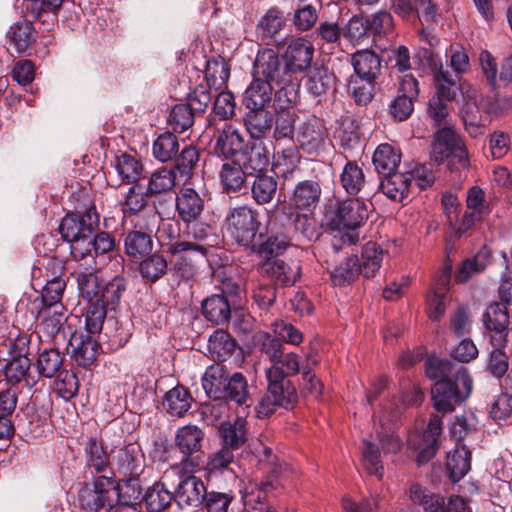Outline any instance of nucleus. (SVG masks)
Returning a JSON list of instances; mask_svg holds the SVG:
<instances>
[{
  "label": "nucleus",
  "instance_id": "4c0bfd02",
  "mask_svg": "<svg viewBox=\"0 0 512 512\" xmlns=\"http://www.w3.org/2000/svg\"><path fill=\"white\" fill-rule=\"evenodd\" d=\"M243 136L232 126H226L216 137L214 151L217 155L228 159L235 156L243 148Z\"/></svg>",
  "mask_w": 512,
  "mask_h": 512
},
{
  "label": "nucleus",
  "instance_id": "9d476101",
  "mask_svg": "<svg viewBox=\"0 0 512 512\" xmlns=\"http://www.w3.org/2000/svg\"><path fill=\"white\" fill-rule=\"evenodd\" d=\"M453 264L450 258H447L442 270L435 277L434 285L427 295V312L432 321H439L446 310L449 302V284Z\"/></svg>",
  "mask_w": 512,
  "mask_h": 512
},
{
  "label": "nucleus",
  "instance_id": "8fccbe9b",
  "mask_svg": "<svg viewBox=\"0 0 512 512\" xmlns=\"http://www.w3.org/2000/svg\"><path fill=\"white\" fill-rule=\"evenodd\" d=\"M64 0H26V10L42 23H54Z\"/></svg>",
  "mask_w": 512,
  "mask_h": 512
},
{
  "label": "nucleus",
  "instance_id": "f704fd0d",
  "mask_svg": "<svg viewBox=\"0 0 512 512\" xmlns=\"http://www.w3.org/2000/svg\"><path fill=\"white\" fill-rule=\"evenodd\" d=\"M86 464L91 472L105 473L109 468V455L104 449L103 442L96 436H91L84 444Z\"/></svg>",
  "mask_w": 512,
  "mask_h": 512
},
{
  "label": "nucleus",
  "instance_id": "e2e57ef3",
  "mask_svg": "<svg viewBox=\"0 0 512 512\" xmlns=\"http://www.w3.org/2000/svg\"><path fill=\"white\" fill-rule=\"evenodd\" d=\"M66 283L60 277H53L48 280L43 288L41 298H36L31 304L33 309H38L40 306L63 304L62 297L65 290Z\"/></svg>",
  "mask_w": 512,
  "mask_h": 512
},
{
  "label": "nucleus",
  "instance_id": "6e6d98bb",
  "mask_svg": "<svg viewBox=\"0 0 512 512\" xmlns=\"http://www.w3.org/2000/svg\"><path fill=\"white\" fill-rule=\"evenodd\" d=\"M284 214L294 225L295 230L300 232L305 238L312 240L318 237L314 211L284 210Z\"/></svg>",
  "mask_w": 512,
  "mask_h": 512
},
{
  "label": "nucleus",
  "instance_id": "bb28decb",
  "mask_svg": "<svg viewBox=\"0 0 512 512\" xmlns=\"http://www.w3.org/2000/svg\"><path fill=\"white\" fill-rule=\"evenodd\" d=\"M330 279L335 286L352 283L361 272L359 258H335L334 263L326 261Z\"/></svg>",
  "mask_w": 512,
  "mask_h": 512
},
{
  "label": "nucleus",
  "instance_id": "2eb2a0df",
  "mask_svg": "<svg viewBox=\"0 0 512 512\" xmlns=\"http://www.w3.org/2000/svg\"><path fill=\"white\" fill-rule=\"evenodd\" d=\"M207 488L201 478L195 475H180L175 484L174 501L181 508L201 506Z\"/></svg>",
  "mask_w": 512,
  "mask_h": 512
},
{
  "label": "nucleus",
  "instance_id": "13d9d810",
  "mask_svg": "<svg viewBox=\"0 0 512 512\" xmlns=\"http://www.w3.org/2000/svg\"><path fill=\"white\" fill-rule=\"evenodd\" d=\"M409 492L412 502L422 506L426 512H442L444 499L440 495L430 492L417 483L410 486Z\"/></svg>",
  "mask_w": 512,
  "mask_h": 512
},
{
  "label": "nucleus",
  "instance_id": "69168bd1",
  "mask_svg": "<svg viewBox=\"0 0 512 512\" xmlns=\"http://www.w3.org/2000/svg\"><path fill=\"white\" fill-rule=\"evenodd\" d=\"M63 364V356L60 351L54 348L42 351L37 360L39 375L51 378L59 373Z\"/></svg>",
  "mask_w": 512,
  "mask_h": 512
},
{
  "label": "nucleus",
  "instance_id": "393cba45",
  "mask_svg": "<svg viewBox=\"0 0 512 512\" xmlns=\"http://www.w3.org/2000/svg\"><path fill=\"white\" fill-rule=\"evenodd\" d=\"M326 138V128L318 119L303 123L297 136L300 147L308 154L317 153L324 145Z\"/></svg>",
  "mask_w": 512,
  "mask_h": 512
},
{
  "label": "nucleus",
  "instance_id": "6ab92c4d",
  "mask_svg": "<svg viewBox=\"0 0 512 512\" xmlns=\"http://www.w3.org/2000/svg\"><path fill=\"white\" fill-rule=\"evenodd\" d=\"M250 246L253 251H256L261 256H279L284 253L295 255L304 251L299 246L292 244L284 233L260 235L258 242H252Z\"/></svg>",
  "mask_w": 512,
  "mask_h": 512
},
{
  "label": "nucleus",
  "instance_id": "603ef678",
  "mask_svg": "<svg viewBox=\"0 0 512 512\" xmlns=\"http://www.w3.org/2000/svg\"><path fill=\"white\" fill-rule=\"evenodd\" d=\"M176 172L173 168L161 167L156 169L149 177L147 194L151 196L165 194L175 187Z\"/></svg>",
  "mask_w": 512,
  "mask_h": 512
},
{
  "label": "nucleus",
  "instance_id": "774afa93",
  "mask_svg": "<svg viewBox=\"0 0 512 512\" xmlns=\"http://www.w3.org/2000/svg\"><path fill=\"white\" fill-rule=\"evenodd\" d=\"M234 500L232 492L206 491L202 502L204 512H228L229 507Z\"/></svg>",
  "mask_w": 512,
  "mask_h": 512
},
{
  "label": "nucleus",
  "instance_id": "7ed1b4c3",
  "mask_svg": "<svg viewBox=\"0 0 512 512\" xmlns=\"http://www.w3.org/2000/svg\"><path fill=\"white\" fill-rule=\"evenodd\" d=\"M119 497V487L114 477L101 475L92 486L85 485L79 490L77 502L86 512H98L100 509L113 508Z\"/></svg>",
  "mask_w": 512,
  "mask_h": 512
},
{
  "label": "nucleus",
  "instance_id": "c756f323",
  "mask_svg": "<svg viewBox=\"0 0 512 512\" xmlns=\"http://www.w3.org/2000/svg\"><path fill=\"white\" fill-rule=\"evenodd\" d=\"M30 366L31 360L26 355L18 356L0 366V377L4 376L5 380L13 385L24 380L26 386L33 387L37 380L28 374Z\"/></svg>",
  "mask_w": 512,
  "mask_h": 512
},
{
  "label": "nucleus",
  "instance_id": "423d86ee",
  "mask_svg": "<svg viewBox=\"0 0 512 512\" xmlns=\"http://www.w3.org/2000/svg\"><path fill=\"white\" fill-rule=\"evenodd\" d=\"M268 388L256 406L258 418L272 415L277 407L292 409L298 401V393L289 379H267Z\"/></svg>",
  "mask_w": 512,
  "mask_h": 512
},
{
  "label": "nucleus",
  "instance_id": "2f4dec72",
  "mask_svg": "<svg viewBox=\"0 0 512 512\" xmlns=\"http://www.w3.org/2000/svg\"><path fill=\"white\" fill-rule=\"evenodd\" d=\"M69 344L72 348V358L78 365L88 367L94 363L98 344L92 335L74 334Z\"/></svg>",
  "mask_w": 512,
  "mask_h": 512
},
{
  "label": "nucleus",
  "instance_id": "f8f14e48",
  "mask_svg": "<svg viewBox=\"0 0 512 512\" xmlns=\"http://www.w3.org/2000/svg\"><path fill=\"white\" fill-rule=\"evenodd\" d=\"M322 187L318 180L299 181L288 196L284 210L315 211L321 201Z\"/></svg>",
  "mask_w": 512,
  "mask_h": 512
},
{
  "label": "nucleus",
  "instance_id": "b1692460",
  "mask_svg": "<svg viewBox=\"0 0 512 512\" xmlns=\"http://www.w3.org/2000/svg\"><path fill=\"white\" fill-rule=\"evenodd\" d=\"M353 76L376 81L381 73V58L372 50L362 49L351 55Z\"/></svg>",
  "mask_w": 512,
  "mask_h": 512
},
{
  "label": "nucleus",
  "instance_id": "338daca9",
  "mask_svg": "<svg viewBox=\"0 0 512 512\" xmlns=\"http://www.w3.org/2000/svg\"><path fill=\"white\" fill-rule=\"evenodd\" d=\"M115 169L126 183L137 182L142 173V164L133 156L121 154L115 160Z\"/></svg>",
  "mask_w": 512,
  "mask_h": 512
},
{
  "label": "nucleus",
  "instance_id": "a211bd4d",
  "mask_svg": "<svg viewBox=\"0 0 512 512\" xmlns=\"http://www.w3.org/2000/svg\"><path fill=\"white\" fill-rule=\"evenodd\" d=\"M176 212L183 222H190L204 214L205 199L195 189L183 187L175 199Z\"/></svg>",
  "mask_w": 512,
  "mask_h": 512
},
{
  "label": "nucleus",
  "instance_id": "09e8293b",
  "mask_svg": "<svg viewBox=\"0 0 512 512\" xmlns=\"http://www.w3.org/2000/svg\"><path fill=\"white\" fill-rule=\"evenodd\" d=\"M223 447L231 451L239 449L246 441V420L238 417L233 422H225L220 426Z\"/></svg>",
  "mask_w": 512,
  "mask_h": 512
},
{
  "label": "nucleus",
  "instance_id": "864d4df0",
  "mask_svg": "<svg viewBox=\"0 0 512 512\" xmlns=\"http://www.w3.org/2000/svg\"><path fill=\"white\" fill-rule=\"evenodd\" d=\"M234 350L235 342L224 330L215 331L208 340V351L216 363L225 361Z\"/></svg>",
  "mask_w": 512,
  "mask_h": 512
},
{
  "label": "nucleus",
  "instance_id": "72a5a7b5",
  "mask_svg": "<svg viewBox=\"0 0 512 512\" xmlns=\"http://www.w3.org/2000/svg\"><path fill=\"white\" fill-rule=\"evenodd\" d=\"M248 175L240 164V160H230L222 164L219 179L226 193L240 192L245 187Z\"/></svg>",
  "mask_w": 512,
  "mask_h": 512
},
{
  "label": "nucleus",
  "instance_id": "37998d69",
  "mask_svg": "<svg viewBox=\"0 0 512 512\" xmlns=\"http://www.w3.org/2000/svg\"><path fill=\"white\" fill-rule=\"evenodd\" d=\"M447 468L453 482L462 479L471 468V452L464 444H455L447 455Z\"/></svg>",
  "mask_w": 512,
  "mask_h": 512
},
{
  "label": "nucleus",
  "instance_id": "f03ea898",
  "mask_svg": "<svg viewBox=\"0 0 512 512\" xmlns=\"http://www.w3.org/2000/svg\"><path fill=\"white\" fill-rule=\"evenodd\" d=\"M431 159L437 164L448 161L451 170L468 167V153L462 139L451 128L444 127L434 134Z\"/></svg>",
  "mask_w": 512,
  "mask_h": 512
},
{
  "label": "nucleus",
  "instance_id": "49530a36",
  "mask_svg": "<svg viewBox=\"0 0 512 512\" xmlns=\"http://www.w3.org/2000/svg\"><path fill=\"white\" fill-rule=\"evenodd\" d=\"M203 316L217 325L224 324L230 319V305L222 295H212L202 302Z\"/></svg>",
  "mask_w": 512,
  "mask_h": 512
},
{
  "label": "nucleus",
  "instance_id": "5701e85b",
  "mask_svg": "<svg viewBox=\"0 0 512 512\" xmlns=\"http://www.w3.org/2000/svg\"><path fill=\"white\" fill-rule=\"evenodd\" d=\"M396 418V413L386 416L384 411L373 417L375 432L385 453H397L401 448V440L394 433Z\"/></svg>",
  "mask_w": 512,
  "mask_h": 512
},
{
  "label": "nucleus",
  "instance_id": "6e6552de",
  "mask_svg": "<svg viewBox=\"0 0 512 512\" xmlns=\"http://www.w3.org/2000/svg\"><path fill=\"white\" fill-rule=\"evenodd\" d=\"M483 338L490 346L506 347L510 333V316L503 303H491L483 313Z\"/></svg>",
  "mask_w": 512,
  "mask_h": 512
},
{
  "label": "nucleus",
  "instance_id": "58836bf2",
  "mask_svg": "<svg viewBox=\"0 0 512 512\" xmlns=\"http://www.w3.org/2000/svg\"><path fill=\"white\" fill-rule=\"evenodd\" d=\"M244 123L250 136L254 139L264 138L273 125V115L267 109H247Z\"/></svg>",
  "mask_w": 512,
  "mask_h": 512
},
{
  "label": "nucleus",
  "instance_id": "bf43d9fd",
  "mask_svg": "<svg viewBox=\"0 0 512 512\" xmlns=\"http://www.w3.org/2000/svg\"><path fill=\"white\" fill-rule=\"evenodd\" d=\"M179 149V141L176 135L170 132H165L155 139L152 152L158 161L168 162L176 157Z\"/></svg>",
  "mask_w": 512,
  "mask_h": 512
},
{
  "label": "nucleus",
  "instance_id": "c03bdc74",
  "mask_svg": "<svg viewBox=\"0 0 512 512\" xmlns=\"http://www.w3.org/2000/svg\"><path fill=\"white\" fill-rule=\"evenodd\" d=\"M373 165L380 174L396 171L401 162V152L391 144H380L373 154Z\"/></svg>",
  "mask_w": 512,
  "mask_h": 512
},
{
  "label": "nucleus",
  "instance_id": "4468645a",
  "mask_svg": "<svg viewBox=\"0 0 512 512\" xmlns=\"http://www.w3.org/2000/svg\"><path fill=\"white\" fill-rule=\"evenodd\" d=\"M314 55L313 45L303 39L292 40L284 53V75H293L305 72L312 63Z\"/></svg>",
  "mask_w": 512,
  "mask_h": 512
},
{
  "label": "nucleus",
  "instance_id": "ea45409f",
  "mask_svg": "<svg viewBox=\"0 0 512 512\" xmlns=\"http://www.w3.org/2000/svg\"><path fill=\"white\" fill-rule=\"evenodd\" d=\"M240 164L248 176L267 173L269 152L262 144H255L242 154Z\"/></svg>",
  "mask_w": 512,
  "mask_h": 512
},
{
  "label": "nucleus",
  "instance_id": "473e14b6",
  "mask_svg": "<svg viewBox=\"0 0 512 512\" xmlns=\"http://www.w3.org/2000/svg\"><path fill=\"white\" fill-rule=\"evenodd\" d=\"M6 36L18 53H24L36 41L37 32L32 22L22 19L10 26Z\"/></svg>",
  "mask_w": 512,
  "mask_h": 512
},
{
  "label": "nucleus",
  "instance_id": "052dcab7",
  "mask_svg": "<svg viewBox=\"0 0 512 512\" xmlns=\"http://www.w3.org/2000/svg\"><path fill=\"white\" fill-rule=\"evenodd\" d=\"M344 190L350 195H357L365 185L363 170L356 162L347 161L340 175Z\"/></svg>",
  "mask_w": 512,
  "mask_h": 512
},
{
  "label": "nucleus",
  "instance_id": "0eeeda50",
  "mask_svg": "<svg viewBox=\"0 0 512 512\" xmlns=\"http://www.w3.org/2000/svg\"><path fill=\"white\" fill-rule=\"evenodd\" d=\"M257 212L247 205L231 208L226 215V227L230 236L244 247H249L259 228Z\"/></svg>",
  "mask_w": 512,
  "mask_h": 512
},
{
  "label": "nucleus",
  "instance_id": "4d7b16f0",
  "mask_svg": "<svg viewBox=\"0 0 512 512\" xmlns=\"http://www.w3.org/2000/svg\"><path fill=\"white\" fill-rule=\"evenodd\" d=\"M127 256H156L153 252V239L150 234L142 231H132L125 238Z\"/></svg>",
  "mask_w": 512,
  "mask_h": 512
},
{
  "label": "nucleus",
  "instance_id": "c9c22d12",
  "mask_svg": "<svg viewBox=\"0 0 512 512\" xmlns=\"http://www.w3.org/2000/svg\"><path fill=\"white\" fill-rule=\"evenodd\" d=\"M427 377L435 382L447 381L458 376V370L467 369L461 364H456L448 359L437 356H429L424 363Z\"/></svg>",
  "mask_w": 512,
  "mask_h": 512
},
{
  "label": "nucleus",
  "instance_id": "e433bc0d",
  "mask_svg": "<svg viewBox=\"0 0 512 512\" xmlns=\"http://www.w3.org/2000/svg\"><path fill=\"white\" fill-rule=\"evenodd\" d=\"M273 85L267 81L253 79L243 96L246 109H266L271 101Z\"/></svg>",
  "mask_w": 512,
  "mask_h": 512
},
{
  "label": "nucleus",
  "instance_id": "a878e982",
  "mask_svg": "<svg viewBox=\"0 0 512 512\" xmlns=\"http://www.w3.org/2000/svg\"><path fill=\"white\" fill-rule=\"evenodd\" d=\"M35 315L40 319V330L47 337H55L67 320V310L63 304L40 306Z\"/></svg>",
  "mask_w": 512,
  "mask_h": 512
},
{
  "label": "nucleus",
  "instance_id": "7c9ffc66",
  "mask_svg": "<svg viewBox=\"0 0 512 512\" xmlns=\"http://www.w3.org/2000/svg\"><path fill=\"white\" fill-rule=\"evenodd\" d=\"M412 182V176L407 172H391L385 174V177L380 182L379 188L388 198L402 202L407 198L409 189Z\"/></svg>",
  "mask_w": 512,
  "mask_h": 512
},
{
  "label": "nucleus",
  "instance_id": "ddd939ff",
  "mask_svg": "<svg viewBox=\"0 0 512 512\" xmlns=\"http://www.w3.org/2000/svg\"><path fill=\"white\" fill-rule=\"evenodd\" d=\"M286 76L281 71V62L275 50L265 48L258 51L253 64V79L279 85L290 81Z\"/></svg>",
  "mask_w": 512,
  "mask_h": 512
},
{
  "label": "nucleus",
  "instance_id": "de8ad7c7",
  "mask_svg": "<svg viewBox=\"0 0 512 512\" xmlns=\"http://www.w3.org/2000/svg\"><path fill=\"white\" fill-rule=\"evenodd\" d=\"M230 77V66L222 57H213L206 62L205 79L210 88L221 90L226 88Z\"/></svg>",
  "mask_w": 512,
  "mask_h": 512
},
{
  "label": "nucleus",
  "instance_id": "412c9836",
  "mask_svg": "<svg viewBox=\"0 0 512 512\" xmlns=\"http://www.w3.org/2000/svg\"><path fill=\"white\" fill-rule=\"evenodd\" d=\"M85 260L79 264L77 282L80 295L87 302L95 301L100 293L98 268L95 258H79Z\"/></svg>",
  "mask_w": 512,
  "mask_h": 512
},
{
  "label": "nucleus",
  "instance_id": "f3484780",
  "mask_svg": "<svg viewBox=\"0 0 512 512\" xmlns=\"http://www.w3.org/2000/svg\"><path fill=\"white\" fill-rule=\"evenodd\" d=\"M229 373L222 363L208 366L201 378L205 394L214 401H219L220 408L226 409L225 393Z\"/></svg>",
  "mask_w": 512,
  "mask_h": 512
},
{
  "label": "nucleus",
  "instance_id": "79ce46f5",
  "mask_svg": "<svg viewBox=\"0 0 512 512\" xmlns=\"http://www.w3.org/2000/svg\"><path fill=\"white\" fill-rule=\"evenodd\" d=\"M286 26L283 13L278 8H270L258 23V32L263 41H278V36Z\"/></svg>",
  "mask_w": 512,
  "mask_h": 512
},
{
  "label": "nucleus",
  "instance_id": "f257e3e1",
  "mask_svg": "<svg viewBox=\"0 0 512 512\" xmlns=\"http://www.w3.org/2000/svg\"><path fill=\"white\" fill-rule=\"evenodd\" d=\"M472 378L467 369L458 370V376L447 381L435 382L431 394L434 408L447 413L464 402L471 394Z\"/></svg>",
  "mask_w": 512,
  "mask_h": 512
},
{
  "label": "nucleus",
  "instance_id": "c85d7f7f",
  "mask_svg": "<svg viewBox=\"0 0 512 512\" xmlns=\"http://www.w3.org/2000/svg\"><path fill=\"white\" fill-rule=\"evenodd\" d=\"M277 482L274 480L249 481L243 492V502L247 509L259 510L265 507L267 496L276 488Z\"/></svg>",
  "mask_w": 512,
  "mask_h": 512
},
{
  "label": "nucleus",
  "instance_id": "cd10ccee",
  "mask_svg": "<svg viewBox=\"0 0 512 512\" xmlns=\"http://www.w3.org/2000/svg\"><path fill=\"white\" fill-rule=\"evenodd\" d=\"M203 438V431L196 425H186L177 430L175 446L182 454V460L201 450Z\"/></svg>",
  "mask_w": 512,
  "mask_h": 512
},
{
  "label": "nucleus",
  "instance_id": "39448f33",
  "mask_svg": "<svg viewBox=\"0 0 512 512\" xmlns=\"http://www.w3.org/2000/svg\"><path fill=\"white\" fill-rule=\"evenodd\" d=\"M368 218V206L359 198L338 201L326 212L328 226L333 230H355Z\"/></svg>",
  "mask_w": 512,
  "mask_h": 512
},
{
  "label": "nucleus",
  "instance_id": "1a4fd4ad",
  "mask_svg": "<svg viewBox=\"0 0 512 512\" xmlns=\"http://www.w3.org/2000/svg\"><path fill=\"white\" fill-rule=\"evenodd\" d=\"M443 423L438 415H432L427 428L422 434L413 433L409 435L408 447L418 451L417 464L423 465L431 460L439 449V437L442 433Z\"/></svg>",
  "mask_w": 512,
  "mask_h": 512
},
{
  "label": "nucleus",
  "instance_id": "20e7f679",
  "mask_svg": "<svg viewBox=\"0 0 512 512\" xmlns=\"http://www.w3.org/2000/svg\"><path fill=\"white\" fill-rule=\"evenodd\" d=\"M99 216L96 208L90 207L83 214L68 213L61 220L59 232L62 238L72 244V250L77 246L90 245V237L98 227ZM73 254L74 252L71 251Z\"/></svg>",
  "mask_w": 512,
  "mask_h": 512
},
{
  "label": "nucleus",
  "instance_id": "a18cd8bd",
  "mask_svg": "<svg viewBox=\"0 0 512 512\" xmlns=\"http://www.w3.org/2000/svg\"><path fill=\"white\" fill-rule=\"evenodd\" d=\"M193 398L183 386L170 389L164 396L163 406L171 416L182 417L191 407Z\"/></svg>",
  "mask_w": 512,
  "mask_h": 512
},
{
  "label": "nucleus",
  "instance_id": "9b49d317",
  "mask_svg": "<svg viewBox=\"0 0 512 512\" xmlns=\"http://www.w3.org/2000/svg\"><path fill=\"white\" fill-rule=\"evenodd\" d=\"M419 96V84L417 79L406 74L402 77L398 95L389 105V113L396 121L407 120L414 111V100Z\"/></svg>",
  "mask_w": 512,
  "mask_h": 512
},
{
  "label": "nucleus",
  "instance_id": "680f3d73",
  "mask_svg": "<svg viewBox=\"0 0 512 512\" xmlns=\"http://www.w3.org/2000/svg\"><path fill=\"white\" fill-rule=\"evenodd\" d=\"M376 81L351 75L347 82L348 94L358 105H367L374 97Z\"/></svg>",
  "mask_w": 512,
  "mask_h": 512
},
{
  "label": "nucleus",
  "instance_id": "5fc2aeb1",
  "mask_svg": "<svg viewBox=\"0 0 512 512\" xmlns=\"http://www.w3.org/2000/svg\"><path fill=\"white\" fill-rule=\"evenodd\" d=\"M334 75L323 65H315L307 75V89L314 96L326 94L332 87Z\"/></svg>",
  "mask_w": 512,
  "mask_h": 512
},
{
  "label": "nucleus",
  "instance_id": "3c124183",
  "mask_svg": "<svg viewBox=\"0 0 512 512\" xmlns=\"http://www.w3.org/2000/svg\"><path fill=\"white\" fill-rule=\"evenodd\" d=\"M277 191V180L273 175L260 173L255 176L251 185V195L259 205L270 203Z\"/></svg>",
  "mask_w": 512,
  "mask_h": 512
},
{
  "label": "nucleus",
  "instance_id": "4be33fe9",
  "mask_svg": "<svg viewBox=\"0 0 512 512\" xmlns=\"http://www.w3.org/2000/svg\"><path fill=\"white\" fill-rule=\"evenodd\" d=\"M117 469L128 480H136L143 471V454L137 443L119 449L116 455Z\"/></svg>",
  "mask_w": 512,
  "mask_h": 512
},
{
  "label": "nucleus",
  "instance_id": "dca6fc26",
  "mask_svg": "<svg viewBox=\"0 0 512 512\" xmlns=\"http://www.w3.org/2000/svg\"><path fill=\"white\" fill-rule=\"evenodd\" d=\"M259 270L282 286L293 285L300 275V265L292 258H289V261L282 258H266L259 266Z\"/></svg>",
  "mask_w": 512,
  "mask_h": 512
},
{
  "label": "nucleus",
  "instance_id": "0e129e2a",
  "mask_svg": "<svg viewBox=\"0 0 512 512\" xmlns=\"http://www.w3.org/2000/svg\"><path fill=\"white\" fill-rule=\"evenodd\" d=\"M225 403L231 400L238 405H244L250 398L248 383L245 376L240 372H235L229 376L226 383Z\"/></svg>",
  "mask_w": 512,
  "mask_h": 512
},
{
  "label": "nucleus",
  "instance_id": "a19ab883",
  "mask_svg": "<svg viewBox=\"0 0 512 512\" xmlns=\"http://www.w3.org/2000/svg\"><path fill=\"white\" fill-rule=\"evenodd\" d=\"M300 370V357L294 352H284L266 370V379H288Z\"/></svg>",
  "mask_w": 512,
  "mask_h": 512
},
{
  "label": "nucleus",
  "instance_id": "aec40b11",
  "mask_svg": "<svg viewBox=\"0 0 512 512\" xmlns=\"http://www.w3.org/2000/svg\"><path fill=\"white\" fill-rule=\"evenodd\" d=\"M175 472H165L161 480L149 487L144 495V502L149 512H160L166 509L174 500L173 492L167 488L172 483Z\"/></svg>",
  "mask_w": 512,
  "mask_h": 512
}]
</instances>
